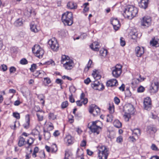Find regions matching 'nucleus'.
I'll use <instances>...</instances> for the list:
<instances>
[{
	"instance_id": "obj_14",
	"label": "nucleus",
	"mask_w": 159,
	"mask_h": 159,
	"mask_svg": "<svg viewBox=\"0 0 159 159\" xmlns=\"http://www.w3.org/2000/svg\"><path fill=\"white\" fill-rule=\"evenodd\" d=\"M134 109L133 105L129 103L126 104L124 107V110L126 113L133 114Z\"/></svg>"
},
{
	"instance_id": "obj_11",
	"label": "nucleus",
	"mask_w": 159,
	"mask_h": 159,
	"mask_svg": "<svg viewBox=\"0 0 159 159\" xmlns=\"http://www.w3.org/2000/svg\"><path fill=\"white\" fill-rule=\"evenodd\" d=\"M143 103L144 108L147 110L151 109L152 107V103L151 99L149 97H147L144 99Z\"/></svg>"
},
{
	"instance_id": "obj_41",
	"label": "nucleus",
	"mask_w": 159,
	"mask_h": 159,
	"mask_svg": "<svg viewBox=\"0 0 159 159\" xmlns=\"http://www.w3.org/2000/svg\"><path fill=\"white\" fill-rule=\"evenodd\" d=\"M130 114L126 113L125 112L124 117L126 121H129V119L130 117Z\"/></svg>"
},
{
	"instance_id": "obj_1",
	"label": "nucleus",
	"mask_w": 159,
	"mask_h": 159,
	"mask_svg": "<svg viewBox=\"0 0 159 159\" xmlns=\"http://www.w3.org/2000/svg\"><path fill=\"white\" fill-rule=\"evenodd\" d=\"M138 10L136 7L129 5L125 9L123 15L125 17L131 19L135 16L138 13Z\"/></svg>"
},
{
	"instance_id": "obj_60",
	"label": "nucleus",
	"mask_w": 159,
	"mask_h": 159,
	"mask_svg": "<svg viewBox=\"0 0 159 159\" xmlns=\"http://www.w3.org/2000/svg\"><path fill=\"white\" fill-rule=\"evenodd\" d=\"M114 101L115 103L117 105L120 102V100L117 97H115L114 98Z\"/></svg>"
},
{
	"instance_id": "obj_32",
	"label": "nucleus",
	"mask_w": 159,
	"mask_h": 159,
	"mask_svg": "<svg viewBox=\"0 0 159 159\" xmlns=\"http://www.w3.org/2000/svg\"><path fill=\"white\" fill-rule=\"evenodd\" d=\"M25 143V139L23 137H21L20 138L19 141L18 145L19 146L21 147L23 146Z\"/></svg>"
},
{
	"instance_id": "obj_43",
	"label": "nucleus",
	"mask_w": 159,
	"mask_h": 159,
	"mask_svg": "<svg viewBox=\"0 0 159 159\" xmlns=\"http://www.w3.org/2000/svg\"><path fill=\"white\" fill-rule=\"evenodd\" d=\"M0 69L3 71H5L7 70V67L6 65L3 64L1 66Z\"/></svg>"
},
{
	"instance_id": "obj_48",
	"label": "nucleus",
	"mask_w": 159,
	"mask_h": 159,
	"mask_svg": "<svg viewBox=\"0 0 159 159\" xmlns=\"http://www.w3.org/2000/svg\"><path fill=\"white\" fill-rule=\"evenodd\" d=\"M113 120V116L111 115H108L107 116V122H111Z\"/></svg>"
},
{
	"instance_id": "obj_63",
	"label": "nucleus",
	"mask_w": 159,
	"mask_h": 159,
	"mask_svg": "<svg viewBox=\"0 0 159 159\" xmlns=\"http://www.w3.org/2000/svg\"><path fill=\"white\" fill-rule=\"evenodd\" d=\"M85 94H84V93L82 92L81 93L80 96V100H83L84 99H87L86 98H85Z\"/></svg>"
},
{
	"instance_id": "obj_47",
	"label": "nucleus",
	"mask_w": 159,
	"mask_h": 159,
	"mask_svg": "<svg viewBox=\"0 0 159 159\" xmlns=\"http://www.w3.org/2000/svg\"><path fill=\"white\" fill-rule=\"evenodd\" d=\"M34 139L30 138L27 141V143L28 144L29 146H30L34 142Z\"/></svg>"
},
{
	"instance_id": "obj_17",
	"label": "nucleus",
	"mask_w": 159,
	"mask_h": 159,
	"mask_svg": "<svg viewBox=\"0 0 159 159\" xmlns=\"http://www.w3.org/2000/svg\"><path fill=\"white\" fill-rule=\"evenodd\" d=\"M118 84V82L116 79H111L108 81L106 83V85L107 87L116 86Z\"/></svg>"
},
{
	"instance_id": "obj_12",
	"label": "nucleus",
	"mask_w": 159,
	"mask_h": 159,
	"mask_svg": "<svg viewBox=\"0 0 159 159\" xmlns=\"http://www.w3.org/2000/svg\"><path fill=\"white\" fill-rule=\"evenodd\" d=\"M74 66V62L71 60H67L66 62L63 64V67L67 70H71L73 68Z\"/></svg>"
},
{
	"instance_id": "obj_39",
	"label": "nucleus",
	"mask_w": 159,
	"mask_h": 159,
	"mask_svg": "<svg viewBox=\"0 0 159 159\" xmlns=\"http://www.w3.org/2000/svg\"><path fill=\"white\" fill-rule=\"evenodd\" d=\"M108 109L111 113H113L114 111V106L113 104H109Z\"/></svg>"
},
{
	"instance_id": "obj_3",
	"label": "nucleus",
	"mask_w": 159,
	"mask_h": 159,
	"mask_svg": "<svg viewBox=\"0 0 159 159\" xmlns=\"http://www.w3.org/2000/svg\"><path fill=\"white\" fill-rule=\"evenodd\" d=\"M61 20L65 25H71L73 23L72 13L71 12L66 11L62 14Z\"/></svg>"
},
{
	"instance_id": "obj_46",
	"label": "nucleus",
	"mask_w": 159,
	"mask_h": 159,
	"mask_svg": "<svg viewBox=\"0 0 159 159\" xmlns=\"http://www.w3.org/2000/svg\"><path fill=\"white\" fill-rule=\"evenodd\" d=\"M138 34L137 32H132L131 35V39L136 40L137 38Z\"/></svg>"
},
{
	"instance_id": "obj_24",
	"label": "nucleus",
	"mask_w": 159,
	"mask_h": 159,
	"mask_svg": "<svg viewBox=\"0 0 159 159\" xmlns=\"http://www.w3.org/2000/svg\"><path fill=\"white\" fill-rule=\"evenodd\" d=\"M148 131L150 133H154L157 131L156 127L154 125H150L148 127Z\"/></svg>"
},
{
	"instance_id": "obj_29",
	"label": "nucleus",
	"mask_w": 159,
	"mask_h": 159,
	"mask_svg": "<svg viewBox=\"0 0 159 159\" xmlns=\"http://www.w3.org/2000/svg\"><path fill=\"white\" fill-rule=\"evenodd\" d=\"M100 83L98 81H95L93 84H92V87L94 89L96 90H98L99 89V84H100Z\"/></svg>"
},
{
	"instance_id": "obj_34",
	"label": "nucleus",
	"mask_w": 159,
	"mask_h": 159,
	"mask_svg": "<svg viewBox=\"0 0 159 159\" xmlns=\"http://www.w3.org/2000/svg\"><path fill=\"white\" fill-rule=\"evenodd\" d=\"M144 79V78H142L141 75H140L138 78H134V81H135L136 84H138L139 82L143 81Z\"/></svg>"
},
{
	"instance_id": "obj_38",
	"label": "nucleus",
	"mask_w": 159,
	"mask_h": 159,
	"mask_svg": "<svg viewBox=\"0 0 159 159\" xmlns=\"http://www.w3.org/2000/svg\"><path fill=\"white\" fill-rule=\"evenodd\" d=\"M89 5L88 2L85 3L84 4L83 6H84V12H86L88 11L89 10V8L87 7Z\"/></svg>"
},
{
	"instance_id": "obj_44",
	"label": "nucleus",
	"mask_w": 159,
	"mask_h": 159,
	"mask_svg": "<svg viewBox=\"0 0 159 159\" xmlns=\"http://www.w3.org/2000/svg\"><path fill=\"white\" fill-rule=\"evenodd\" d=\"M68 105V102L67 101H65L62 102L61 107L62 108L64 109L66 108Z\"/></svg>"
},
{
	"instance_id": "obj_15",
	"label": "nucleus",
	"mask_w": 159,
	"mask_h": 159,
	"mask_svg": "<svg viewBox=\"0 0 159 159\" xmlns=\"http://www.w3.org/2000/svg\"><path fill=\"white\" fill-rule=\"evenodd\" d=\"M30 26V30L31 31L34 33H37L40 30L39 27L34 21H32L31 22Z\"/></svg>"
},
{
	"instance_id": "obj_53",
	"label": "nucleus",
	"mask_w": 159,
	"mask_h": 159,
	"mask_svg": "<svg viewBox=\"0 0 159 159\" xmlns=\"http://www.w3.org/2000/svg\"><path fill=\"white\" fill-rule=\"evenodd\" d=\"M56 83L57 84H59L61 86L62 84L63 83V81L61 79H57L55 81Z\"/></svg>"
},
{
	"instance_id": "obj_7",
	"label": "nucleus",
	"mask_w": 159,
	"mask_h": 159,
	"mask_svg": "<svg viewBox=\"0 0 159 159\" xmlns=\"http://www.w3.org/2000/svg\"><path fill=\"white\" fill-rule=\"evenodd\" d=\"M89 111L90 113L93 114L94 116L100 115V109L94 105H92L90 106Z\"/></svg>"
},
{
	"instance_id": "obj_8",
	"label": "nucleus",
	"mask_w": 159,
	"mask_h": 159,
	"mask_svg": "<svg viewBox=\"0 0 159 159\" xmlns=\"http://www.w3.org/2000/svg\"><path fill=\"white\" fill-rule=\"evenodd\" d=\"M122 66L120 64L116 65L112 70V74L113 76L118 77L120 76L122 73Z\"/></svg>"
},
{
	"instance_id": "obj_56",
	"label": "nucleus",
	"mask_w": 159,
	"mask_h": 159,
	"mask_svg": "<svg viewBox=\"0 0 159 159\" xmlns=\"http://www.w3.org/2000/svg\"><path fill=\"white\" fill-rule=\"evenodd\" d=\"M144 88L143 86H141L138 88L137 91L139 93L143 92L144 91Z\"/></svg>"
},
{
	"instance_id": "obj_19",
	"label": "nucleus",
	"mask_w": 159,
	"mask_h": 159,
	"mask_svg": "<svg viewBox=\"0 0 159 159\" xmlns=\"http://www.w3.org/2000/svg\"><path fill=\"white\" fill-rule=\"evenodd\" d=\"M26 123L23 125L24 127L26 129H28L29 128L30 124V118L29 115H27L25 116Z\"/></svg>"
},
{
	"instance_id": "obj_9",
	"label": "nucleus",
	"mask_w": 159,
	"mask_h": 159,
	"mask_svg": "<svg viewBox=\"0 0 159 159\" xmlns=\"http://www.w3.org/2000/svg\"><path fill=\"white\" fill-rule=\"evenodd\" d=\"M151 18L149 16H145L142 18L141 21V25L142 26L146 27H148L151 24Z\"/></svg>"
},
{
	"instance_id": "obj_28",
	"label": "nucleus",
	"mask_w": 159,
	"mask_h": 159,
	"mask_svg": "<svg viewBox=\"0 0 159 159\" xmlns=\"http://www.w3.org/2000/svg\"><path fill=\"white\" fill-rule=\"evenodd\" d=\"M132 133L134 136H136L138 137V136L140 135V131L138 129H134L133 130Z\"/></svg>"
},
{
	"instance_id": "obj_2",
	"label": "nucleus",
	"mask_w": 159,
	"mask_h": 159,
	"mask_svg": "<svg viewBox=\"0 0 159 159\" xmlns=\"http://www.w3.org/2000/svg\"><path fill=\"white\" fill-rule=\"evenodd\" d=\"M102 123L100 121H93L92 122L91 124L90 123L88 124V128L92 132L98 135L102 130Z\"/></svg>"
},
{
	"instance_id": "obj_62",
	"label": "nucleus",
	"mask_w": 159,
	"mask_h": 159,
	"mask_svg": "<svg viewBox=\"0 0 159 159\" xmlns=\"http://www.w3.org/2000/svg\"><path fill=\"white\" fill-rule=\"evenodd\" d=\"M48 65L51 64L52 66H55V63L54 61L52 60H50L46 62Z\"/></svg>"
},
{
	"instance_id": "obj_16",
	"label": "nucleus",
	"mask_w": 159,
	"mask_h": 159,
	"mask_svg": "<svg viewBox=\"0 0 159 159\" xmlns=\"http://www.w3.org/2000/svg\"><path fill=\"white\" fill-rule=\"evenodd\" d=\"M148 3V0H141L139 6L141 8L145 9L147 8Z\"/></svg>"
},
{
	"instance_id": "obj_23",
	"label": "nucleus",
	"mask_w": 159,
	"mask_h": 159,
	"mask_svg": "<svg viewBox=\"0 0 159 159\" xmlns=\"http://www.w3.org/2000/svg\"><path fill=\"white\" fill-rule=\"evenodd\" d=\"M68 8L70 9H75L77 8L76 3L72 2H70L67 4Z\"/></svg>"
},
{
	"instance_id": "obj_30",
	"label": "nucleus",
	"mask_w": 159,
	"mask_h": 159,
	"mask_svg": "<svg viewBox=\"0 0 159 159\" xmlns=\"http://www.w3.org/2000/svg\"><path fill=\"white\" fill-rule=\"evenodd\" d=\"M114 126L118 128H120L122 126L121 123L118 120H115L113 122Z\"/></svg>"
},
{
	"instance_id": "obj_40",
	"label": "nucleus",
	"mask_w": 159,
	"mask_h": 159,
	"mask_svg": "<svg viewBox=\"0 0 159 159\" xmlns=\"http://www.w3.org/2000/svg\"><path fill=\"white\" fill-rule=\"evenodd\" d=\"M92 61L91 60H89L88 63L87 64V66L84 68V70L85 71H88L89 68L91 67V66L92 63Z\"/></svg>"
},
{
	"instance_id": "obj_52",
	"label": "nucleus",
	"mask_w": 159,
	"mask_h": 159,
	"mask_svg": "<svg viewBox=\"0 0 159 159\" xmlns=\"http://www.w3.org/2000/svg\"><path fill=\"white\" fill-rule=\"evenodd\" d=\"M20 63L22 65H25L28 63V61L25 58H23L20 61Z\"/></svg>"
},
{
	"instance_id": "obj_31",
	"label": "nucleus",
	"mask_w": 159,
	"mask_h": 159,
	"mask_svg": "<svg viewBox=\"0 0 159 159\" xmlns=\"http://www.w3.org/2000/svg\"><path fill=\"white\" fill-rule=\"evenodd\" d=\"M44 135L46 140H48L50 138L51 134L50 133L47 131L44 130Z\"/></svg>"
},
{
	"instance_id": "obj_50",
	"label": "nucleus",
	"mask_w": 159,
	"mask_h": 159,
	"mask_svg": "<svg viewBox=\"0 0 159 159\" xmlns=\"http://www.w3.org/2000/svg\"><path fill=\"white\" fill-rule=\"evenodd\" d=\"M36 64H33L31 65V67L30 68V70L31 71L34 72L36 69Z\"/></svg>"
},
{
	"instance_id": "obj_49",
	"label": "nucleus",
	"mask_w": 159,
	"mask_h": 159,
	"mask_svg": "<svg viewBox=\"0 0 159 159\" xmlns=\"http://www.w3.org/2000/svg\"><path fill=\"white\" fill-rule=\"evenodd\" d=\"M43 73L44 72L43 71L40 72L39 71H36L33 73V75L35 77H37L40 74Z\"/></svg>"
},
{
	"instance_id": "obj_35",
	"label": "nucleus",
	"mask_w": 159,
	"mask_h": 159,
	"mask_svg": "<svg viewBox=\"0 0 159 159\" xmlns=\"http://www.w3.org/2000/svg\"><path fill=\"white\" fill-rule=\"evenodd\" d=\"M57 150V146L55 144H53L52 145L51 148V151L52 153H54L56 152Z\"/></svg>"
},
{
	"instance_id": "obj_59",
	"label": "nucleus",
	"mask_w": 159,
	"mask_h": 159,
	"mask_svg": "<svg viewBox=\"0 0 159 159\" xmlns=\"http://www.w3.org/2000/svg\"><path fill=\"white\" fill-rule=\"evenodd\" d=\"M83 154V153L82 152H80L79 148L77 149L76 152V156L77 157H81Z\"/></svg>"
},
{
	"instance_id": "obj_61",
	"label": "nucleus",
	"mask_w": 159,
	"mask_h": 159,
	"mask_svg": "<svg viewBox=\"0 0 159 159\" xmlns=\"http://www.w3.org/2000/svg\"><path fill=\"white\" fill-rule=\"evenodd\" d=\"M125 95L126 97H130L131 96V93L130 91H125Z\"/></svg>"
},
{
	"instance_id": "obj_57",
	"label": "nucleus",
	"mask_w": 159,
	"mask_h": 159,
	"mask_svg": "<svg viewBox=\"0 0 159 159\" xmlns=\"http://www.w3.org/2000/svg\"><path fill=\"white\" fill-rule=\"evenodd\" d=\"M16 68L14 66H11L9 69V71L10 74L14 73L16 71Z\"/></svg>"
},
{
	"instance_id": "obj_37",
	"label": "nucleus",
	"mask_w": 159,
	"mask_h": 159,
	"mask_svg": "<svg viewBox=\"0 0 159 159\" xmlns=\"http://www.w3.org/2000/svg\"><path fill=\"white\" fill-rule=\"evenodd\" d=\"M31 10L30 9H29L27 10L25 12L24 15L27 17H30L31 16Z\"/></svg>"
},
{
	"instance_id": "obj_18",
	"label": "nucleus",
	"mask_w": 159,
	"mask_h": 159,
	"mask_svg": "<svg viewBox=\"0 0 159 159\" xmlns=\"http://www.w3.org/2000/svg\"><path fill=\"white\" fill-rule=\"evenodd\" d=\"M136 55L138 57H140L144 52L143 47L140 48L138 46L135 48Z\"/></svg>"
},
{
	"instance_id": "obj_21",
	"label": "nucleus",
	"mask_w": 159,
	"mask_h": 159,
	"mask_svg": "<svg viewBox=\"0 0 159 159\" xmlns=\"http://www.w3.org/2000/svg\"><path fill=\"white\" fill-rule=\"evenodd\" d=\"M158 42L159 39L154 38L152 39L150 41V45L152 46L156 47L159 45Z\"/></svg>"
},
{
	"instance_id": "obj_33",
	"label": "nucleus",
	"mask_w": 159,
	"mask_h": 159,
	"mask_svg": "<svg viewBox=\"0 0 159 159\" xmlns=\"http://www.w3.org/2000/svg\"><path fill=\"white\" fill-rule=\"evenodd\" d=\"M107 53V51L106 49H102L100 51V54L101 56L104 57H105Z\"/></svg>"
},
{
	"instance_id": "obj_27",
	"label": "nucleus",
	"mask_w": 159,
	"mask_h": 159,
	"mask_svg": "<svg viewBox=\"0 0 159 159\" xmlns=\"http://www.w3.org/2000/svg\"><path fill=\"white\" fill-rule=\"evenodd\" d=\"M14 25L16 27L21 26L23 24L22 19L21 18H19L16 20L14 23Z\"/></svg>"
},
{
	"instance_id": "obj_64",
	"label": "nucleus",
	"mask_w": 159,
	"mask_h": 159,
	"mask_svg": "<svg viewBox=\"0 0 159 159\" xmlns=\"http://www.w3.org/2000/svg\"><path fill=\"white\" fill-rule=\"evenodd\" d=\"M54 128V126L52 123H50V124L48 126V130H52Z\"/></svg>"
},
{
	"instance_id": "obj_42",
	"label": "nucleus",
	"mask_w": 159,
	"mask_h": 159,
	"mask_svg": "<svg viewBox=\"0 0 159 159\" xmlns=\"http://www.w3.org/2000/svg\"><path fill=\"white\" fill-rule=\"evenodd\" d=\"M49 118L52 120H54L56 118V116L53 113H50L49 114Z\"/></svg>"
},
{
	"instance_id": "obj_10",
	"label": "nucleus",
	"mask_w": 159,
	"mask_h": 159,
	"mask_svg": "<svg viewBox=\"0 0 159 159\" xmlns=\"http://www.w3.org/2000/svg\"><path fill=\"white\" fill-rule=\"evenodd\" d=\"M159 87L158 82H155L151 84L149 89V92L151 94H153L157 92Z\"/></svg>"
},
{
	"instance_id": "obj_55",
	"label": "nucleus",
	"mask_w": 159,
	"mask_h": 159,
	"mask_svg": "<svg viewBox=\"0 0 159 159\" xmlns=\"http://www.w3.org/2000/svg\"><path fill=\"white\" fill-rule=\"evenodd\" d=\"M116 141L119 143H121L123 141L122 137L120 136L116 138Z\"/></svg>"
},
{
	"instance_id": "obj_45",
	"label": "nucleus",
	"mask_w": 159,
	"mask_h": 159,
	"mask_svg": "<svg viewBox=\"0 0 159 159\" xmlns=\"http://www.w3.org/2000/svg\"><path fill=\"white\" fill-rule=\"evenodd\" d=\"M36 115L37 116L38 120L39 121H41L43 120V116L41 115L40 113H37Z\"/></svg>"
},
{
	"instance_id": "obj_58",
	"label": "nucleus",
	"mask_w": 159,
	"mask_h": 159,
	"mask_svg": "<svg viewBox=\"0 0 159 159\" xmlns=\"http://www.w3.org/2000/svg\"><path fill=\"white\" fill-rule=\"evenodd\" d=\"M151 148L154 151H159V150L158 149L156 145L154 144H152L151 146Z\"/></svg>"
},
{
	"instance_id": "obj_20",
	"label": "nucleus",
	"mask_w": 159,
	"mask_h": 159,
	"mask_svg": "<svg viewBox=\"0 0 159 159\" xmlns=\"http://www.w3.org/2000/svg\"><path fill=\"white\" fill-rule=\"evenodd\" d=\"M99 44L98 42H95L90 45V48L94 51H98L99 50V47H98Z\"/></svg>"
},
{
	"instance_id": "obj_25",
	"label": "nucleus",
	"mask_w": 159,
	"mask_h": 159,
	"mask_svg": "<svg viewBox=\"0 0 159 159\" xmlns=\"http://www.w3.org/2000/svg\"><path fill=\"white\" fill-rule=\"evenodd\" d=\"M73 154L69 150L66 151L65 154L64 159H72Z\"/></svg>"
},
{
	"instance_id": "obj_6",
	"label": "nucleus",
	"mask_w": 159,
	"mask_h": 159,
	"mask_svg": "<svg viewBox=\"0 0 159 159\" xmlns=\"http://www.w3.org/2000/svg\"><path fill=\"white\" fill-rule=\"evenodd\" d=\"M48 43L51 49L53 51H57L58 50L59 45L55 38L49 40Z\"/></svg>"
},
{
	"instance_id": "obj_13",
	"label": "nucleus",
	"mask_w": 159,
	"mask_h": 159,
	"mask_svg": "<svg viewBox=\"0 0 159 159\" xmlns=\"http://www.w3.org/2000/svg\"><path fill=\"white\" fill-rule=\"evenodd\" d=\"M111 22L113 27L114 29L116 30H118L120 26L118 19L117 18H111Z\"/></svg>"
},
{
	"instance_id": "obj_51",
	"label": "nucleus",
	"mask_w": 159,
	"mask_h": 159,
	"mask_svg": "<svg viewBox=\"0 0 159 159\" xmlns=\"http://www.w3.org/2000/svg\"><path fill=\"white\" fill-rule=\"evenodd\" d=\"M120 44L122 46H124L125 44V41L123 37H121L120 39Z\"/></svg>"
},
{
	"instance_id": "obj_26",
	"label": "nucleus",
	"mask_w": 159,
	"mask_h": 159,
	"mask_svg": "<svg viewBox=\"0 0 159 159\" xmlns=\"http://www.w3.org/2000/svg\"><path fill=\"white\" fill-rule=\"evenodd\" d=\"M88 99H85L83 100H78L76 101L77 105L79 107H81L82 106V104L85 105L88 102Z\"/></svg>"
},
{
	"instance_id": "obj_4",
	"label": "nucleus",
	"mask_w": 159,
	"mask_h": 159,
	"mask_svg": "<svg viewBox=\"0 0 159 159\" xmlns=\"http://www.w3.org/2000/svg\"><path fill=\"white\" fill-rule=\"evenodd\" d=\"M99 159H107L109 154V149L104 145L99 146L98 147Z\"/></svg>"
},
{
	"instance_id": "obj_36",
	"label": "nucleus",
	"mask_w": 159,
	"mask_h": 159,
	"mask_svg": "<svg viewBox=\"0 0 159 159\" xmlns=\"http://www.w3.org/2000/svg\"><path fill=\"white\" fill-rule=\"evenodd\" d=\"M69 58L68 56L65 55H62L61 56V62L62 64H63V62L64 61H67V60H69Z\"/></svg>"
},
{
	"instance_id": "obj_22",
	"label": "nucleus",
	"mask_w": 159,
	"mask_h": 159,
	"mask_svg": "<svg viewBox=\"0 0 159 159\" xmlns=\"http://www.w3.org/2000/svg\"><path fill=\"white\" fill-rule=\"evenodd\" d=\"M65 140L68 144H72L74 143V138L70 135H67Z\"/></svg>"
},
{
	"instance_id": "obj_5",
	"label": "nucleus",
	"mask_w": 159,
	"mask_h": 159,
	"mask_svg": "<svg viewBox=\"0 0 159 159\" xmlns=\"http://www.w3.org/2000/svg\"><path fill=\"white\" fill-rule=\"evenodd\" d=\"M32 51L34 55L39 58H42L44 54L43 50L38 44L34 45L32 48Z\"/></svg>"
},
{
	"instance_id": "obj_54",
	"label": "nucleus",
	"mask_w": 159,
	"mask_h": 159,
	"mask_svg": "<svg viewBox=\"0 0 159 159\" xmlns=\"http://www.w3.org/2000/svg\"><path fill=\"white\" fill-rule=\"evenodd\" d=\"M13 115L14 117L17 119H19L20 118V114L17 112H13Z\"/></svg>"
}]
</instances>
